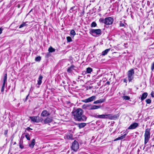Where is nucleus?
<instances>
[{
    "instance_id": "nucleus-21",
    "label": "nucleus",
    "mask_w": 154,
    "mask_h": 154,
    "mask_svg": "<svg viewBox=\"0 0 154 154\" xmlns=\"http://www.w3.org/2000/svg\"><path fill=\"white\" fill-rule=\"evenodd\" d=\"M100 106H96V105H92V108H91L90 109H92V110L96 109H99L100 108Z\"/></svg>"
},
{
    "instance_id": "nucleus-26",
    "label": "nucleus",
    "mask_w": 154,
    "mask_h": 154,
    "mask_svg": "<svg viewBox=\"0 0 154 154\" xmlns=\"http://www.w3.org/2000/svg\"><path fill=\"white\" fill-rule=\"evenodd\" d=\"M97 24L95 22H93L91 24V27H95L97 26Z\"/></svg>"
},
{
    "instance_id": "nucleus-36",
    "label": "nucleus",
    "mask_w": 154,
    "mask_h": 154,
    "mask_svg": "<svg viewBox=\"0 0 154 154\" xmlns=\"http://www.w3.org/2000/svg\"><path fill=\"white\" fill-rule=\"evenodd\" d=\"M88 106L87 109L89 110H92V109H90L92 108V105L91 104H88Z\"/></svg>"
},
{
    "instance_id": "nucleus-9",
    "label": "nucleus",
    "mask_w": 154,
    "mask_h": 154,
    "mask_svg": "<svg viewBox=\"0 0 154 154\" xmlns=\"http://www.w3.org/2000/svg\"><path fill=\"white\" fill-rule=\"evenodd\" d=\"M138 126V124L137 123H134L131 124L128 128V129H134L137 128Z\"/></svg>"
},
{
    "instance_id": "nucleus-25",
    "label": "nucleus",
    "mask_w": 154,
    "mask_h": 154,
    "mask_svg": "<svg viewBox=\"0 0 154 154\" xmlns=\"http://www.w3.org/2000/svg\"><path fill=\"white\" fill-rule=\"evenodd\" d=\"M25 136L28 140H30V135L29 134H26Z\"/></svg>"
},
{
    "instance_id": "nucleus-23",
    "label": "nucleus",
    "mask_w": 154,
    "mask_h": 154,
    "mask_svg": "<svg viewBox=\"0 0 154 154\" xmlns=\"http://www.w3.org/2000/svg\"><path fill=\"white\" fill-rule=\"evenodd\" d=\"M55 49L52 48L51 47H50L48 48V51L50 52H53L55 51Z\"/></svg>"
},
{
    "instance_id": "nucleus-20",
    "label": "nucleus",
    "mask_w": 154,
    "mask_h": 154,
    "mask_svg": "<svg viewBox=\"0 0 154 154\" xmlns=\"http://www.w3.org/2000/svg\"><path fill=\"white\" fill-rule=\"evenodd\" d=\"M78 125L80 129L84 127L86 125V124L84 123H79Z\"/></svg>"
},
{
    "instance_id": "nucleus-24",
    "label": "nucleus",
    "mask_w": 154,
    "mask_h": 154,
    "mask_svg": "<svg viewBox=\"0 0 154 154\" xmlns=\"http://www.w3.org/2000/svg\"><path fill=\"white\" fill-rule=\"evenodd\" d=\"M70 34L73 35V37L76 34L75 30L73 29L70 32Z\"/></svg>"
},
{
    "instance_id": "nucleus-31",
    "label": "nucleus",
    "mask_w": 154,
    "mask_h": 154,
    "mask_svg": "<svg viewBox=\"0 0 154 154\" xmlns=\"http://www.w3.org/2000/svg\"><path fill=\"white\" fill-rule=\"evenodd\" d=\"M26 23H23L22 24H21L19 26V28H21L25 26H26Z\"/></svg>"
},
{
    "instance_id": "nucleus-38",
    "label": "nucleus",
    "mask_w": 154,
    "mask_h": 154,
    "mask_svg": "<svg viewBox=\"0 0 154 154\" xmlns=\"http://www.w3.org/2000/svg\"><path fill=\"white\" fill-rule=\"evenodd\" d=\"M120 26H124L125 25L123 23H121L120 24Z\"/></svg>"
},
{
    "instance_id": "nucleus-11",
    "label": "nucleus",
    "mask_w": 154,
    "mask_h": 154,
    "mask_svg": "<svg viewBox=\"0 0 154 154\" xmlns=\"http://www.w3.org/2000/svg\"><path fill=\"white\" fill-rule=\"evenodd\" d=\"M7 74H5L4 75V77L3 79V85L2 87V91L3 92L4 91V90L5 88V84L7 82Z\"/></svg>"
},
{
    "instance_id": "nucleus-1",
    "label": "nucleus",
    "mask_w": 154,
    "mask_h": 154,
    "mask_svg": "<svg viewBox=\"0 0 154 154\" xmlns=\"http://www.w3.org/2000/svg\"><path fill=\"white\" fill-rule=\"evenodd\" d=\"M83 110L81 108H78L72 113L75 119L78 121H82L86 119V117L83 115Z\"/></svg>"
},
{
    "instance_id": "nucleus-39",
    "label": "nucleus",
    "mask_w": 154,
    "mask_h": 154,
    "mask_svg": "<svg viewBox=\"0 0 154 154\" xmlns=\"http://www.w3.org/2000/svg\"><path fill=\"white\" fill-rule=\"evenodd\" d=\"M26 130L28 131H29L30 130H32V129L29 127L27 128L26 129Z\"/></svg>"
},
{
    "instance_id": "nucleus-10",
    "label": "nucleus",
    "mask_w": 154,
    "mask_h": 154,
    "mask_svg": "<svg viewBox=\"0 0 154 154\" xmlns=\"http://www.w3.org/2000/svg\"><path fill=\"white\" fill-rule=\"evenodd\" d=\"M29 118L33 122L38 123L40 122V119L38 116L30 117Z\"/></svg>"
},
{
    "instance_id": "nucleus-28",
    "label": "nucleus",
    "mask_w": 154,
    "mask_h": 154,
    "mask_svg": "<svg viewBox=\"0 0 154 154\" xmlns=\"http://www.w3.org/2000/svg\"><path fill=\"white\" fill-rule=\"evenodd\" d=\"M122 98L125 100H129L130 99V97L128 96H124Z\"/></svg>"
},
{
    "instance_id": "nucleus-42",
    "label": "nucleus",
    "mask_w": 154,
    "mask_h": 154,
    "mask_svg": "<svg viewBox=\"0 0 154 154\" xmlns=\"http://www.w3.org/2000/svg\"><path fill=\"white\" fill-rule=\"evenodd\" d=\"M125 134H126V135H127V134L128 133V131H127V130H126V131H125Z\"/></svg>"
},
{
    "instance_id": "nucleus-8",
    "label": "nucleus",
    "mask_w": 154,
    "mask_h": 154,
    "mask_svg": "<svg viewBox=\"0 0 154 154\" xmlns=\"http://www.w3.org/2000/svg\"><path fill=\"white\" fill-rule=\"evenodd\" d=\"M113 19L112 17L106 18L105 24L106 25H111L113 23Z\"/></svg>"
},
{
    "instance_id": "nucleus-44",
    "label": "nucleus",
    "mask_w": 154,
    "mask_h": 154,
    "mask_svg": "<svg viewBox=\"0 0 154 154\" xmlns=\"http://www.w3.org/2000/svg\"><path fill=\"white\" fill-rule=\"evenodd\" d=\"M127 81V80L126 79H124V82L126 83Z\"/></svg>"
},
{
    "instance_id": "nucleus-48",
    "label": "nucleus",
    "mask_w": 154,
    "mask_h": 154,
    "mask_svg": "<svg viewBox=\"0 0 154 154\" xmlns=\"http://www.w3.org/2000/svg\"><path fill=\"white\" fill-rule=\"evenodd\" d=\"M2 33V31H1V32L0 33L1 34Z\"/></svg>"
},
{
    "instance_id": "nucleus-13",
    "label": "nucleus",
    "mask_w": 154,
    "mask_h": 154,
    "mask_svg": "<svg viewBox=\"0 0 154 154\" xmlns=\"http://www.w3.org/2000/svg\"><path fill=\"white\" fill-rule=\"evenodd\" d=\"M52 119L51 118L47 117L44 121L45 124L50 123L52 121Z\"/></svg>"
},
{
    "instance_id": "nucleus-35",
    "label": "nucleus",
    "mask_w": 154,
    "mask_h": 154,
    "mask_svg": "<svg viewBox=\"0 0 154 154\" xmlns=\"http://www.w3.org/2000/svg\"><path fill=\"white\" fill-rule=\"evenodd\" d=\"M8 133V130H5L4 131V134L6 136H7V135Z\"/></svg>"
},
{
    "instance_id": "nucleus-29",
    "label": "nucleus",
    "mask_w": 154,
    "mask_h": 154,
    "mask_svg": "<svg viewBox=\"0 0 154 154\" xmlns=\"http://www.w3.org/2000/svg\"><path fill=\"white\" fill-rule=\"evenodd\" d=\"M67 41L68 42H71L72 41L71 38L69 36H68L66 37Z\"/></svg>"
},
{
    "instance_id": "nucleus-32",
    "label": "nucleus",
    "mask_w": 154,
    "mask_h": 154,
    "mask_svg": "<svg viewBox=\"0 0 154 154\" xmlns=\"http://www.w3.org/2000/svg\"><path fill=\"white\" fill-rule=\"evenodd\" d=\"M146 101L147 104L150 103L151 102V100L149 99H146Z\"/></svg>"
},
{
    "instance_id": "nucleus-22",
    "label": "nucleus",
    "mask_w": 154,
    "mask_h": 154,
    "mask_svg": "<svg viewBox=\"0 0 154 154\" xmlns=\"http://www.w3.org/2000/svg\"><path fill=\"white\" fill-rule=\"evenodd\" d=\"M93 71L92 69L90 67H88L86 69V72L87 73H91Z\"/></svg>"
},
{
    "instance_id": "nucleus-7",
    "label": "nucleus",
    "mask_w": 154,
    "mask_h": 154,
    "mask_svg": "<svg viewBox=\"0 0 154 154\" xmlns=\"http://www.w3.org/2000/svg\"><path fill=\"white\" fill-rule=\"evenodd\" d=\"M96 99V97L95 96H92L88 98L82 100V101L85 103H88L91 102Z\"/></svg>"
},
{
    "instance_id": "nucleus-14",
    "label": "nucleus",
    "mask_w": 154,
    "mask_h": 154,
    "mask_svg": "<svg viewBox=\"0 0 154 154\" xmlns=\"http://www.w3.org/2000/svg\"><path fill=\"white\" fill-rule=\"evenodd\" d=\"M147 95H148V94L147 93L145 92V93H143L142 94V96L140 98L141 100H143L145 99L147 97Z\"/></svg>"
},
{
    "instance_id": "nucleus-33",
    "label": "nucleus",
    "mask_w": 154,
    "mask_h": 154,
    "mask_svg": "<svg viewBox=\"0 0 154 154\" xmlns=\"http://www.w3.org/2000/svg\"><path fill=\"white\" fill-rule=\"evenodd\" d=\"M88 104L87 105L84 104L82 106V108L83 109H87V108H88Z\"/></svg>"
},
{
    "instance_id": "nucleus-37",
    "label": "nucleus",
    "mask_w": 154,
    "mask_h": 154,
    "mask_svg": "<svg viewBox=\"0 0 154 154\" xmlns=\"http://www.w3.org/2000/svg\"><path fill=\"white\" fill-rule=\"evenodd\" d=\"M151 95L152 97H154V92L152 91L151 93Z\"/></svg>"
},
{
    "instance_id": "nucleus-18",
    "label": "nucleus",
    "mask_w": 154,
    "mask_h": 154,
    "mask_svg": "<svg viewBox=\"0 0 154 154\" xmlns=\"http://www.w3.org/2000/svg\"><path fill=\"white\" fill-rule=\"evenodd\" d=\"M74 66L73 65H72L70 67H69L67 69V72L69 73H71L72 71V70L74 69Z\"/></svg>"
},
{
    "instance_id": "nucleus-17",
    "label": "nucleus",
    "mask_w": 154,
    "mask_h": 154,
    "mask_svg": "<svg viewBox=\"0 0 154 154\" xmlns=\"http://www.w3.org/2000/svg\"><path fill=\"white\" fill-rule=\"evenodd\" d=\"M110 48H109L105 50V51L102 52V55L103 56H105L106 55V54H107L110 51Z\"/></svg>"
},
{
    "instance_id": "nucleus-40",
    "label": "nucleus",
    "mask_w": 154,
    "mask_h": 154,
    "mask_svg": "<svg viewBox=\"0 0 154 154\" xmlns=\"http://www.w3.org/2000/svg\"><path fill=\"white\" fill-rule=\"evenodd\" d=\"M20 148H21L22 149H23V146L20 143Z\"/></svg>"
},
{
    "instance_id": "nucleus-30",
    "label": "nucleus",
    "mask_w": 154,
    "mask_h": 154,
    "mask_svg": "<svg viewBox=\"0 0 154 154\" xmlns=\"http://www.w3.org/2000/svg\"><path fill=\"white\" fill-rule=\"evenodd\" d=\"M41 60V57L40 56H38L36 57L35 58V60L36 61H39Z\"/></svg>"
},
{
    "instance_id": "nucleus-45",
    "label": "nucleus",
    "mask_w": 154,
    "mask_h": 154,
    "mask_svg": "<svg viewBox=\"0 0 154 154\" xmlns=\"http://www.w3.org/2000/svg\"><path fill=\"white\" fill-rule=\"evenodd\" d=\"M75 8V6H73V7H72L71 8H70V10H72V9H73L74 8Z\"/></svg>"
},
{
    "instance_id": "nucleus-16",
    "label": "nucleus",
    "mask_w": 154,
    "mask_h": 154,
    "mask_svg": "<svg viewBox=\"0 0 154 154\" xmlns=\"http://www.w3.org/2000/svg\"><path fill=\"white\" fill-rule=\"evenodd\" d=\"M35 139H33L31 143L30 144H29V146L31 148H32L34 147V146L35 143Z\"/></svg>"
},
{
    "instance_id": "nucleus-12",
    "label": "nucleus",
    "mask_w": 154,
    "mask_h": 154,
    "mask_svg": "<svg viewBox=\"0 0 154 154\" xmlns=\"http://www.w3.org/2000/svg\"><path fill=\"white\" fill-rule=\"evenodd\" d=\"M49 115L50 114L46 110H44L42 112L41 116L43 117H46L49 116Z\"/></svg>"
},
{
    "instance_id": "nucleus-41",
    "label": "nucleus",
    "mask_w": 154,
    "mask_h": 154,
    "mask_svg": "<svg viewBox=\"0 0 154 154\" xmlns=\"http://www.w3.org/2000/svg\"><path fill=\"white\" fill-rule=\"evenodd\" d=\"M119 140H120L119 137H118L114 140V141H116Z\"/></svg>"
},
{
    "instance_id": "nucleus-4",
    "label": "nucleus",
    "mask_w": 154,
    "mask_h": 154,
    "mask_svg": "<svg viewBox=\"0 0 154 154\" xmlns=\"http://www.w3.org/2000/svg\"><path fill=\"white\" fill-rule=\"evenodd\" d=\"M101 31L100 29H92L90 31V33L93 36H95L97 35L100 34Z\"/></svg>"
},
{
    "instance_id": "nucleus-5",
    "label": "nucleus",
    "mask_w": 154,
    "mask_h": 154,
    "mask_svg": "<svg viewBox=\"0 0 154 154\" xmlns=\"http://www.w3.org/2000/svg\"><path fill=\"white\" fill-rule=\"evenodd\" d=\"M97 117L98 118L109 119H112L113 117L111 114H103L97 116Z\"/></svg>"
},
{
    "instance_id": "nucleus-47",
    "label": "nucleus",
    "mask_w": 154,
    "mask_h": 154,
    "mask_svg": "<svg viewBox=\"0 0 154 154\" xmlns=\"http://www.w3.org/2000/svg\"><path fill=\"white\" fill-rule=\"evenodd\" d=\"M20 105V103H19L18 104H17V106H19V105Z\"/></svg>"
},
{
    "instance_id": "nucleus-15",
    "label": "nucleus",
    "mask_w": 154,
    "mask_h": 154,
    "mask_svg": "<svg viewBox=\"0 0 154 154\" xmlns=\"http://www.w3.org/2000/svg\"><path fill=\"white\" fill-rule=\"evenodd\" d=\"M105 101V100L103 99H101L100 100L95 101L94 102V104H97L102 103Z\"/></svg>"
},
{
    "instance_id": "nucleus-49",
    "label": "nucleus",
    "mask_w": 154,
    "mask_h": 154,
    "mask_svg": "<svg viewBox=\"0 0 154 154\" xmlns=\"http://www.w3.org/2000/svg\"><path fill=\"white\" fill-rule=\"evenodd\" d=\"M16 144V142H15L14 143V144Z\"/></svg>"
},
{
    "instance_id": "nucleus-6",
    "label": "nucleus",
    "mask_w": 154,
    "mask_h": 154,
    "mask_svg": "<svg viewBox=\"0 0 154 154\" xmlns=\"http://www.w3.org/2000/svg\"><path fill=\"white\" fill-rule=\"evenodd\" d=\"M79 143L78 142L75 140L72 143L71 148L74 151H76L79 148Z\"/></svg>"
},
{
    "instance_id": "nucleus-46",
    "label": "nucleus",
    "mask_w": 154,
    "mask_h": 154,
    "mask_svg": "<svg viewBox=\"0 0 154 154\" xmlns=\"http://www.w3.org/2000/svg\"><path fill=\"white\" fill-rule=\"evenodd\" d=\"M106 83L108 85H109V84H110V82H106Z\"/></svg>"
},
{
    "instance_id": "nucleus-34",
    "label": "nucleus",
    "mask_w": 154,
    "mask_h": 154,
    "mask_svg": "<svg viewBox=\"0 0 154 154\" xmlns=\"http://www.w3.org/2000/svg\"><path fill=\"white\" fill-rule=\"evenodd\" d=\"M126 136V134H124L122 136H121L119 137L120 140H122Z\"/></svg>"
},
{
    "instance_id": "nucleus-27",
    "label": "nucleus",
    "mask_w": 154,
    "mask_h": 154,
    "mask_svg": "<svg viewBox=\"0 0 154 154\" xmlns=\"http://www.w3.org/2000/svg\"><path fill=\"white\" fill-rule=\"evenodd\" d=\"M99 21L100 22L104 23H105V18L104 19L103 18H100L99 20Z\"/></svg>"
},
{
    "instance_id": "nucleus-19",
    "label": "nucleus",
    "mask_w": 154,
    "mask_h": 154,
    "mask_svg": "<svg viewBox=\"0 0 154 154\" xmlns=\"http://www.w3.org/2000/svg\"><path fill=\"white\" fill-rule=\"evenodd\" d=\"M42 78L43 77L42 75L39 76L38 81V84L39 85H40L42 84Z\"/></svg>"
},
{
    "instance_id": "nucleus-3",
    "label": "nucleus",
    "mask_w": 154,
    "mask_h": 154,
    "mask_svg": "<svg viewBox=\"0 0 154 154\" xmlns=\"http://www.w3.org/2000/svg\"><path fill=\"white\" fill-rule=\"evenodd\" d=\"M134 71L133 69H131L128 72V78L129 82H131L133 79V75Z\"/></svg>"
},
{
    "instance_id": "nucleus-2",
    "label": "nucleus",
    "mask_w": 154,
    "mask_h": 154,
    "mask_svg": "<svg viewBox=\"0 0 154 154\" xmlns=\"http://www.w3.org/2000/svg\"><path fill=\"white\" fill-rule=\"evenodd\" d=\"M150 129L149 128H147L145 130L144 134V143L146 144L148 142L150 137Z\"/></svg>"
},
{
    "instance_id": "nucleus-43",
    "label": "nucleus",
    "mask_w": 154,
    "mask_h": 154,
    "mask_svg": "<svg viewBox=\"0 0 154 154\" xmlns=\"http://www.w3.org/2000/svg\"><path fill=\"white\" fill-rule=\"evenodd\" d=\"M128 45V44L127 43H125L124 44V46H125V48H127V47L126 46V45Z\"/></svg>"
}]
</instances>
